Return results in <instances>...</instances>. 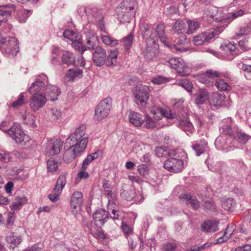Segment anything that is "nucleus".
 Listing matches in <instances>:
<instances>
[{
	"instance_id": "nucleus-1",
	"label": "nucleus",
	"mask_w": 251,
	"mask_h": 251,
	"mask_svg": "<svg viewBox=\"0 0 251 251\" xmlns=\"http://www.w3.org/2000/svg\"><path fill=\"white\" fill-rule=\"evenodd\" d=\"M47 81L48 77L45 74L40 75L29 88V92L33 94L29 99V104L33 111H37L43 108L47 102L46 95L41 92Z\"/></svg>"
},
{
	"instance_id": "nucleus-2",
	"label": "nucleus",
	"mask_w": 251,
	"mask_h": 251,
	"mask_svg": "<svg viewBox=\"0 0 251 251\" xmlns=\"http://www.w3.org/2000/svg\"><path fill=\"white\" fill-rule=\"evenodd\" d=\"M73 144L71 147L79 155L84 152L88 143V135L86 134L85 127L78 126L69 138Z\"/></svg>"
},
{
	"instance_id": "nucleus-3",
	"label": "nucleus",
	"mask_w": 251,
	"mask_h": 251,
	"mask_svg": "<svg viewBox=\"0 0 251 251\" xmlns=\"http://www.w3.org/2000/svg\"><path fill=\"white\" fill-rule=\"evenodd\" d=\"M151 28L148 27L146 30L143 33V36L146 39L147 46L143 51L144 57L147 61H151L155 57L157 53L158 50L155 47H152V45H154L156 42V36L152 34H151Z\"/></svg>"
},
{
	"instance_id": "nucleus-4",
	"label": "nucleus",
	"mask_w": 251,
	"mask_h": 251,
	"mask_svg": "<svg viewBox=\"0 0 251 251\" xmlns=\"http://www.w3.org/2000/svg\"><path fill=\"white\" fill-rule=\"evenodd\" d=\"M0 130L7 134L17 144H25L29 137L25 133L20 126H0Z\"/></svg>"
},
{
	"instance_id": "nucleus-5",
	"label": "nucleus",
	"mask_w": 251,
	"mask_h": 251,
	"mask_svg": "<svg viewBox=\"0 0 251 251\" xmlns=\"http://www.w3.org/2000/svg\"><path fill=\"white\" fill-rule=\"evenodd\" d=\"M112 99L107 97L102 100L96 106L95 110L94 119L100 121L106 118L112 108Z\"/></svg>"
},
{
	"instance_id": "nucleus-6",
	"label": "nucleus",
	"mask_w": 251,
	"mask_h": 251,
	"mask_svg": "<svg viewBox=\"0 0 251 251\" xmlns=\"http://www.w3.org/2000/svg\"><path fill=\"white\" fill-rule=\"evenodd\" d=\"M135 4V0H125L117 7L116 12L120 22L128 21L129 12L134 9Z\"/></svg>"
},
{
	"instance_id": "nucleus-7",
	"label": "nucleus",
	"mask_w": 251,
	"mask_h": 251,
	"mask_svg": "<svg viewBox=\"0 0 251 251\" xmlns=\"http://www.w3.org/2000/svg\"><path fill=\"white\" fill-rule=\"evenodd\" d=\"M224 28L225 27L221 25L211 29L207 32L201 33L194 37L193 42L196 46L202 45L205 42H208L209 40L218 36L224 30Z\"/></svg>"
},
{
	"instance_id": "nucleus-8",
	"label": "nucleus",
	"mask_w": 251,
	"mask_h": 251,
	"mask_svg": "<svg viewBox=\"0 0 251 251\" xmlns=\"http://www.w3.org/2000/svg\"><path fill=\"white\" fill-rule=\"evenodd\" d=\"M150 89L147 85L140 84L134 87L133 94L135 98V102L138 104L145 106L150 97Z\"/></svg>"
},
{
	"instance_id": "nucleus-9",
	"label": "nucleus",
	"mask_w": 251,
	"mask_h": 251,
	"mask_svg": "<svg viewBox=\"0 0 251 251\" xmlns=\"http://www.w3.org/2000/svg\"><path fill=\"white\" fill-rule=\"evenodd\" d=\"M18 49V42L15 37H8L5 43L0 47L1 52L8 55H16L19 51Z\"/></svg>"
},
{
	"instance_id": "nucleus-10",
	"label": "nucleus",
	"mask_w": 251,
	"mask_h": 251,
	"mask_svg": "<svg viewBox=\"0 0 251 251\" xmlns=\"http://www.w3.org/2000/svg\"><path fill=\"white\" fill-rule=\"evenodd\" d=\"M66 184V177L64 175H61L58 178L52 193L49 195L50 200L55 202L59 199V196L61 193L62 190Z\"/></svg>"
},
{
	"instance_id": "nucleus-11",
	"label": "nucleus",
	"mask_w": 251,
	"mask_h": 251,
	"mask_svg": "<svg viewBox=\"0 0 251 251\" xmlns=\"http://www.w3.org/2000/svg\"><path fill=\"white\" fill-rule=\"evenodd\" d=\"M173 157H169L164 163L165 169L171 172L178 173L183 168V162L181 159Z\"/></svg>"
},
{
	"instance_id": "nucleus-12",
	"label": "nucleus",
	"mask_w": 251,
	"mask_h": 251,
	"mask_svg": "<svg viewBox=\"0 0 251 251\" xmlns=\"http://www.w3.org/2000/svg\"><path fill=\"white\" fill-rule=\"evenodd\" d=\"M63 145V142L60 139H51L46 143L45 152L49 155L58 154L60 153Z\"/></svg>"
},
{
	"instance_id": "nucleus-13",
	"label": "nucleus",
	"mask_w": 251,
	"mask_h": 251,
	"mask_svg": "<svg viewBox=\"0 0 251 251\" xmlns=\"http://www.w3.org/2000/svg\"><path fill=\"white\" fill-rule=\"evenodd\" d=\"M121 197L126 201H130L134 200L135 202H141L144 198L142 195H141V199L138 200L135 196V191L134 187L130 185L125 184L122 186V190H121Z\"/></svg>"
},
{
	"instance_id": "nucleus-14",
	"label": "nucleus",
	"mask_w": 251,
	"mask_h": 251,
	"mask_svg": "<svg viewBox=\"0 0 251 251\" xmlns=\"http://www.w3.org/2000/svg\"><path fill=\"white\" fill-rule=\"evenodd\" d=\"M128 119L130 123L134 126H141L144 122L146 123V125H150L152 124L153 122L151 117L148 116L143 117L139 113L134 111L129 113Z\"/></svg>"
},
{
	"instance_id": "nucleus-15",
	"label": "nucleus",
	"mask_w": 251,
	"mask_h": 251,
	"mask_svg": "<svg viewBox=\"0 0 251 251\" xmlns=\"http://www.w3.org/2000/svg\"><path fill=\"white\" fill-rule=\"evenodd\" d=\"M106 51L101 46H97L93 53V61L97 66H102L106 62Z\"/></svg>"
},
{
	"instance_id": "nucleus-16",
	"label": "nucleus",
	"mask_w": 251,
	"mask_h": 251,
	"mask_svg": "<svg viewBox=\"0 0 251 251\" xmlns=\"http://www.w3.org/2000/svg\"><path fill=\"white\" fill-rule=\"evenodd\" d=\"M179 199L185 203L188 207H191L193 209L197 210L200 207V203L195 196L190 194L184 193L181 194Z\"/></svg>"
},
{
	"instance_id": "nucleus-17",
	"label": "nucleus",
	"mask_w": 251,
	"mask_h": 251,
	"mask_svg": "<svg viewBox=\"0 0 251 251\" xmlns=\"http://www.w3.org/2000/svg\"><path fill=\"white\" fill-rule=\"evenodd\" d=\"M41 91H44L50 98V100L51 101L57 100V97L61 93L60 89L57 86L48 84V81L45 84Z\"/></svg>"
},
{
	"instance_id": "nucleus-18",
	"label": "nucleus",
	"mask_w": 251,
	"mask_h": 251,
	"mask_svg": "<svg viewBox=\"0 0 251 251\" xmlns=\"http://www.w3.org/2000/svg\"><path fill=\"white\" fill-rule=\"evenodd\" d=\"M83 201L82 194L81 192L76 191L73 193L71 199V208L74 213L80 210Z\"/></svg>"
},
{
	"instance_id": "nucleus-19",
	"label": "nucleus",
	"mask_w": 251,
	"mask_h": 251,
	"mask_svg": "<svg viewBox=\"0 0 251 251\" xmlns=\"http://www.w3.org/2000/svg\"><path fill=\"white\" fill-rule=\"evenodd\" d=\"M107 212L103 209L97 210L93 214V219L97 226H101L109 218Z\"/></svg>"
},
{
	"instance_id": "nucleus-20",
	"label": "nucleus",
	"mask_w": 251,
	"mask_h": 251,
	"mask_svg": "<svg viewBox=\"0 0 251 251\" xmlns=\"http://www.w3.org/2000/svg\"><path fill=\"white\" fill-rule=\"evenodd\" d=\"M148 27H150L151 28V34H152V35H155L156 38H157L156 35H157L158 38L160 39L161 42H162L165 46H169V45L168 44V40L164 35V26L163 25H157L155 30L156 33H153L152 32L153 28L150 25H147L146 26H145L144 29L143 31V33L146 30V29ZM157 40V38H156V41Z\"/></svg>"
},
{
	"instance_id": "nucleus-21",
	"label": "nucleus",
	"mask_w": 251,
	"mask_h": 251,
	"mask_svg": "<svg viewBox=\"0 0 251 251\" xmlns=\"http://www.w3.org/2000/svg\"><path fill=\"white\" fill-rule=\"evenodd\" d=\"M245 14V12L242 9H240L237 11H234L231 13H229L226 16H224L222 18L218 19L215 18L216 21L218 22H224L226 23V25L229 24L232 20L237 18L239 16H241Z\"/></svg>"
},
{
	"instance_id": "nucleus-22",
	"label": "nucleus",
	"mask_w": 251,
	"mask_h": 251,
	"mask_svg": "<svg viewBox=\"0 0 251 251\" xmlns=\"http://www.w3.org/2000/svg\"><path fill=\"white\" fill-rule=\"evenodd\" d=\"M219 222L212 220L205 221L201 225V228L202 231L206 232H214L219 230Z\"/></svg>"
},
{
	"instance_id": "nucleus-23",
	"label": "nucleus",
	"mask_w": 251,
	"mask_h": 251,
	"mask_svg": "<svg viewBox=\"0 0 251 251\" xmlns=\"http://www.w3.org/2000/svg\"><path fill=\"white\" fill-rule=\"evenodd\" d=\"M156 154L159 157H171L176 155V151L174 149L156 147L155 149Z\"/></svg>"
},
{
	"instance_id": "nucleus-24",
	"label": "nucleus",
	"mask_w": 251,
	"mask_h": 251,
	"mask_svg": "<svg viewBox=\"0 0 251 251\" xmlns=\"http://www.w3.org/2000/svg\"><path fill=\"white\" fill-rule=\"evenodd\" d=\"M235 229V227L234 225H228L226 228L223 236L215 240L214 241V244H220L226 241L231 236Z\"/></svg>"
},
{
	"instance_id": "nucleus-25",
	"label": "nucleus",
	"mask_w": 251,
	"mask_h": 251,
	"mask_svg": "<svg viewBox=\"0 0 251 251\" xmlns=\"http://www.w3.org/2000/svg\"><path fill=\"white\" fill-rule=\"evenodd\" d=\"M83 71L80 69H70L66 73L64 80L65 81H73L76 78H80L82 76Z\"/></svg>"
},
{
	"instance_id": "nucleus-26",
	"label": "nucleus",
	"mask_w": 251,
	"mask_h": 251,
	"mask_svg": "<svg viewBox=\"0 0 251 251\" xmlns=\"http://www.w3.org/2000/svg\"><path fill=\"white\" fill-rule=\"evenodd\" d=\"M27 201V198L25 196H15L10 208L13 211L19 210Z\"/></svg>"
},
{
	"instance_id": "nucleus-27",
	"label": "nucleus",
	"mask_w": 251,
	"mask_h": 251,
	"mask_svg": "<svg viewBox=\"0 0 251 251\" xmlns=\"http://www.w3.org/2000/svg\"><path fill=\"white\" fill-rule=\"evenodd\" d=\"M98 37L93 32H89L86 35V44L89 50H95L96 46L98 43Z\"/></svg>"
},
{
	"instance_id": "nucleus-28",
	"label": "nucleus",
	"mask_w": 251,
	"mask_h": 251,
	"mask_svg": "<svg viewBox=\"0 0 251 251\" xmlns=\"http://www.w3.org/2000/svg\"><path fill=\"white\" fill-rule=\"evenodd\" d=\"M208 98L207 91L204 89H200L195 99V102L197 104H202L208 100Z\"/></svg>"
},
{
	"instance_id": "nucleus-29",
	"label": "nucleus",
	"mask_w": 251,
	"mask_h": 251,
	"mask_svg": "<svg viewBox=\"0 0 251 251\" xmlns=\"http://www.w3.org/2000/svg\"><path fill=\"white\" fill-rule=\"evenodd\" d=\"M186 40V38L184 36L180 37L178 41V44L177 45H172L168 41V44L169 46H167L168 47L170 48L173 51H176L177 52H182L188 50V49L186 48L182 47V44L184 41Z\"/></svg>"
},
{
	"instance_id": "nucleus-30",
	"label": "nucleus",
	"mask_w": 251,
	"mask_h": 251,
	"mask_svg": "<svg viewBox=\"0 0 251 251\" xmlns=\"http://www.w3.org/2000/svg\"><path fill=\"white\" fill-rule=\"evenodd\" d=\"M61 60L63 63L67 65H74L75 62V58L73 53L68 51H63L62 53Z\"/></svg>"
},
{
	"instance_id": "nucleus-31",
	"label": "nucleus",
	"mask_w": 251,
	"mask_h": 251,
	"mask_svg": "<svg viewBox=\"0 0 251 251\" xmlns=\"http://www.w3.org/2000/svg\"><path fill=\"white\" fill-rule=\"evenodd\" d=\"M77 156L80 155L70 146L69 149L65 151L63 155V159L66 163H69Z\"/></svg>"
},
{
	"instance_id": "nucleus-32",
	"label": "nucleus",
	"mask_w": 251,
	"mask_h": 251,
	"mask_svg": "<svg viewBox=\"0 0 251 251\" xmlns=\"http://www.w3.org/2000/svg\"><path fill=\"white\" fill-rule=\"evenodd\" d=\"M225 100V96L222 93H214L209 100L210 105L213 106L220 105Z\"/></svg>"
},
{
	"instance_id": "nucleus-33",
	"label": "nucleus",
	"mask_w": 251,
	"mask_h": 251,
	"mask_svg": "<svg viewBox=\"0 0 251 251\" xmlns=\"http://www.w3.org/2000/svg\"><path fill=\"white\" fill-rule=\"evenodd\" d=\"M251 31V22H249L246 25L240 27L238 31L236 33L234 38L240 37L246 35Z\"/></svg>"
},
{
	"instance_id": "nucleus-34",
	"label": "nucleus",
	"mask_w": 251,
	"mask_h": 251,
	"mask_svg": "<svg viewBox=\"0 0 251 251\" xmlns=\"http://www.w3.org/2000/svg\"><path fill=\"white\" fill-rule=\"evenodd\" d=\"M188 67L185 62L180 58L177 66L175 69L178 75L180 76H186L188 75V73L186 70Z\"/></svg>"
},
{
	"instance_id": "nucleus-35",
	"label": "nucleus",
	"mask_w": 251,
	"mask_h": 251,
	"mask_svg": "<svg viewBox=\"0 0 251 251\" xmlns=\"http://www.w3.org/2000/svg\"><path fill=\"white\" fill-rule=\"evenodd\" d=\"M236 202L232 198H227L224 200L222 203V207L227 211H233L234 210Z\"/></svg>"
},
{
	"instance_id": "nucleus-36",
	"label": "nucleus",
	"mask_w": 251,
	"mask_h": 251,
	"mask_svg": "<svg viewBox=\"0 0 251 251\" xmlns=\"http://www.w3.org/2000/svg\"><path fill=\"white\" fill-rule=\"evenodd\" d=\"M217 9L216 8L213 6H209L205 10L203 14V18H205L207 21H210L216 16Z\"/></svg>"
},
{
	"instance_id": "nucleus-37",
	"label": "nucleus",
	"mask_w": 251,
	"mask_h": 251,
	"mask_svg": "<svg viewBox=\"0 0 251 251\" xmlns=\"http://www.w3.org/2000/svg\"><path fill=\"white\" fill-rule=\"evenodd\" d=\"M98 152L96 151L88 154L86 158L83 161L82 163V169H87L88 165L91 163L94 160L98 158Z\"/></svg>"
},
{
	"instance_id": "nucleus-38",
	"label": "nucleus",
	"mask_w": 251,
	"mask_h": 251,
	"mask_svg": "<svg viewBox=\"0 0 251 251\" xmlns=\"http://www.w3.org/2000/svg\"><path fill=\"white\" fill-rule=\"evenodd\" d=\"M186 25L182 20H177L175 23L173 29L175 32L179 34L183 33L185 31Z\"/></svg>"
},
{
	"instance_id": "nucleus-39",
	"label": "nucleus",
	"mask_w": 251,
	"mask_h": 251,
	"mask_svg": "<svg viewBox=\"0 0 251 251\" xmlns=\"http://www.w3.org/2000/svg\"><path fill=\"white\" fill-rule=\"evenodd\" d=\"M21 238L19 236H16L13 234L10 235L7 238V241L10 244V247L14 249L21 242Z\"/></svg>"
},
{
	"instance_id": "nucleus-40",
	"label": "nucleus",
	"mask_w": 251,
	"mask_h": 251,
	"mask_svg": "<svg viewBox=\"0 0 251 251\" xmlns=\"http://www.w3.org/2000/svg\"><path fill=\"white\" fill-rule=\"evenodd\" d=\"M224 48L226 52H229V53L232 54H236L239 52L237 47V44L234 42H230L226 44Z\"/></svg>"
},
{
	"instance_id": "nucleus-41",
	"label": "nucleus",
	"mask_w": 251,
	"mask_h": 251,
	"mask_svg": "<svg viewBox=\"0 0 251 251\" xmlns=\"http://www.w3.org/2000/svg\"><path fill=\"white\" fill-rule=\"evenodd\" d=\"M188 29L186 33L190 34L198 30L200 27V24L198 22L194 20H188L187 22Z\"/></svg>"
},
{
	"instance_id": "nucleus-42",
	"label": "nucleus",
	"mask_w": 251,
	"mask_h": 251,
	"mask_svg": "<svg viewBox=\"0 0 251 251\" xmlns=\"http://www.w3.org/2000/svg\"><path fill=\"white\" fill-rule=\"evenodd\" d=\"M101 38L102 42L106 45L111 46H115L118 44V41L113 39L107 35L101 34Z\"/></svg>"
},
{
	"instance_id": "nucleus-43",
	"label": "nucleus",
	"mask_w": 251,
	"mask_h": 251,
	"mask_svg": "<svg viewBox=\"0 0 251 251\" xmlns=\"http://www.w3.org/2000/svg\"><path fill=\"white\" fill-rule=\"evenodd\" d=\"M118 52L117 49H114L110 51L107 56H106V64L107 66H111L114 64L113 60H115L117 58Z\"/></svg>"
},
{
	"instance_id": "nucleus-44",
	"label": "nucleus",
	"mask_w": 251,
	"mask_h": 251,
	"mask_svg": "<svg viewBox=\"0 0 251 251\" xmlns=\"http://www.w3.org/2000/svg\"><path fill=\"white\" fill-rule=\"evenodd\" d=\"M177 85L183 87L188 92H190L193 88L192 83L187 79L180 80L177 82Z\"/></svg>"
},
{
	"instance_id": "nucleus-45",
	"label": "nucleus",
	"mask_w": 251,
	"mask_h": 251,
	"mask_svg": "<svg viewBox=\"0 0 251 251\" xmlns=\"http://www.w3.org/2000/svg\"><path fill=\"white\" fill-rule=\"evenodd\" d=\"M133 39V35L132 33H130L123 39V45L127 50L130 49Z\"/></svg>"
},
{
	"instance_id": "nucleus-46",
	"label": "nucleus",
	"mask_w": 251,
	"mask_h": 251,
	"mask_svg": "<svg viewBox=\"0 0 251 251\" xmlns=\"http://www.w3.org/2000/svg\"><path fill=\"white\" fill-rule=\"evenodd\" d=\"M107 213L108 215H110V217L114 221L119 220L122 218V216L120 214V211L118 210H117L116 208L111 209L108 207Z\"/></svg>"
},
{
	"instance_id": "nucleus-47",
	"label": "nucleus",
	"mask_w": 251,
	"mask_h": 251,
	"mask_svg": "<svg viewBox=\"0 0 251 251\" xmlns=\"http://www.w3.org/2000/svg\"><path fill=\"white\" fill-rule=\"evenodd\" d=\"M215 86L222 91H229L230 89V86L223 79L217 80Z\"/></svg>"
},
{
	"instance_id": "nucleus-48",
	"label": "nucleus",
	"mask_w": 251,
	"mask_h": 251,
	"mask_svg": "<svg viewBox=\"0 0 251 251\" xmlns=\"http://www.w3.org/2000/svg\"><path fill=\"white\" fill-rule=\"evenodd\" d=\"M238 140L241 143L245 144L251 138V136L242 131H238L236 133Z\"/></svg>"
},
{
	"instance_id": "nucleus-49",
	"label": "nucleus",
	"mask_w": 251,
	"mask_h": 251,
	"mask_svg": "<svg viewBox=\"0 0 251 251\" xmlns=\"http://www.w3.org/2000/svg\"><path fill=\"white\" fill-rule=\"evenodd\" d=\"M160 113L162 116L169 119H174L176 117V115L168 108H160Z\"/></svg>"
},
{
	"instance_id": "nucleus-50",
	"label": "nucleus",
	"mask_w": 251,
	"mask_h": 251,
	"mask_svg": "<svg viewBox=\"0 0 251 251\" xmlns=\"http://www.w3.org/2000/svg\"><path fill=\"white\" fill-rule=\"evenodd\" d=\"M192 147L193 149L195 151L196 155L199 156L205 151L206 145L205 144L203 145L197 144L193 145Z\"/></svg>"
},
{
	"instance_id": "nucleus-51",
	"label": "nucleus",
	"mask_w": 251,
	"mask_h": 251,
	"mask_svg": "<svg viewBox=\"0 0 251 251\" xmlns=\"http://www.w3.org/2000/svg\"><path fill=\"white\" fill-rule=\"evenodd\" d=\"M48 170L50 172H54L58 169V163L52 158L48 160L47 162Z\"/></svg>"
},
{
	"instance_id": "nucleus-52",
	"label": "nucleus",
	"mask_w": 251,
	"mask_h": 251,
	"mask_svg": "<svg viewBox=\"0 0 251 251\" xmlns=\"http://www.w3.org/2000/svg\"><path fill=\"white\" fill-rule=\"evenodd\" d=\"M72 46L73 47L77 50H78L81 54L83 53L86 50V48L80 42L75 40L72 41Z\"/></svg>"
},
{
	"instance_id": "nucleus-53",
	"label": "nucleus",
	"mask_w": 251,
	"mask_h": 251,
	"mask_svg": "<svg viewBox=\"0 0 251 251\" xmlns=\"http://www.w3.org/2000/svg\"><path fill=\"white\" fill-rule=\"evenodd\" d=\"M105 196H106L108 200V205H110V202L114 203L115 204V201L116 200V195L115 192H113V189L107 191L103 193Z\"/></svg>"
},
{
	"instance_id": "nucleus-54",
	"label": "nucleus",
	"mask_w": 251,
	"mask_h": 251,
	"mask_svg": "<svg viewBox=\"0 0 251 251\" xmlns=\"http://www.w3.org/2000/svg\"><path fill=\"white\" fill-rule=\"evenodd\" d=\"M169 81L167 77L162 76L161 75H158L152 79L151 81L153 83L155 84H161L167 82Z\"/></svg>"
},
{
	"instance_id": "nucleus-55",
	"label": "nucleus",
	"mask_w": 251,
	"mask_h": 251,
	"mask_svg": "<svg viewBox=\"0 0 251 251\" xmlns=\"http://www.w3.org/2000/svg\"><path fill=\"white\" fill-rule=\"evenodd\" d=\"M63 36L70 40L73 41L76 37L75 33L72 30H66L63 32Z\"/></svg>"
},
{
	"instance_id": "nucleus-56",
	"label": "nucleus",
	"mask_w": 251,
	"mask_h": 251,
	"mask_svg": "<svg viewBox=\"0 0 251 251\" xmlns=\"http://www.w3.org/2000/svg\"><path fill=\"white\" fill-rule=\"evenodd\" d=\"M137 171L139 174L142 176H146L149 173V169L148 167L144 164L138 166Z\"/></svg>"
},
{
	"instance_id": "nucleus-57",
	"label": "nucleus",
	"mask_w": 251,
	"mask_h": 251,
	"mask_svg": "<svg viewBox=\"0 0 251 251\" xmlns=\"http://www.w3.org/2000/svg\"><path fill=\"white\" fill-rule=\"evenodd\" d=\"M52 53L53 55L52 56L51 61L53 63H55L56 61L58 60L57 56L61 54V51L59 48L57 47H53Z\"/></svg>"
},
{
	"instance_id": "nucleus-58",
	"label": "nucleus",
	"mask_w": 251,
	"mask_h": 251,
	"mask_svg": "<svg viewBox=\"0 0 251 251\" xmlns=\"http://www.w3.org/2000/svg\"><path fill=\"white\" fill-rule=\"evenodd\" d=\"M205 73L208 76L210 81L212 79L220 77L221 75V73L217 71L212 70H209L205 72Z\"/></svg>"
},
{
	"instance_id": "nucleus-59",
	"label": "nucleus",
	"mask_w": 251,
	"mask_h": 251,
	"mask_svg": "<svg viewBox=\"0 0 251 251\" xmlns=\"http://www.w3.org/2000/svg\"><path fill=\"white\" fill-rule=\"evenodd\" d=\"M180 59L179 58H172L169 59L167 62L171 68L175 69L178 65Z\"/></svg>"
},
{
	"instance_id": "nucleus-60",
	"label": "nucleus",
	"mask_w": 251,
	"mask_h": 251,
	"mask_svg": "<svg viewBox=\"0 0 251 251\" xmlns=\"http://www.w3.org/2000/svg\"><path fill=\"white\" fill-rule=\"evenodd\" d=\"M25 103L24 96L23 93H21L18 100L14 102L12 106L14 107L21 106Z\"/></svg>"
},
{
	"instance_id": "nucleus-61",
	"label": "nucleus",
	"mask_w": 251,
	"mask_h": 251,
	"mask_svg": "<svg viewBox=\"0 0 251 251\" xmlns=\"http://www.w3.org/2000/svg\"><path fill=\"white\" fill-rule=\"evenodd\" d=\"M198 78L200 82L205 84H208L211 81L205 73L200 75Z\"/></svg>"
},
{
	"instance_id": "nucleus-62",
	"label": "nucleus",
	"mask_w": 251,
	"mask_h": 251,
	"mask_svg": "<svg viewBox=\"0 0 251 251\" xmlns=\"http://www.w3.org/2000/svg\"><path fill=\"white\" fill-rule=\"evenodd\" d=\"M102 188L103 189V193L113 189V186L109 183V181L105 179L102 181Z\"/></svg>"
},
{
	"instance_id": "nucleus-63",
	"label": "nucleus",
	"mask_w": 251,
	"mask_h": 251,
	"mask_svg": "<svg viewBox=\"0 0 251 251\" xmlns=\"http://www.w3.org/2000/svg\"><path fill=\"white\" fill-rule=\"evenodd\" d=\"M122 228L126 234L128 235L132 232V228L128 224L122 222Z\"/></svg>"
},
{
	"instance_id": "nucleus-64",
	"label": "nucleus",
	"mask_w": 251,
	"mask_h": 251,
	"mask_svg": "<svg viewBox=\"0 0 251 251\" xmlns=\"http://www.w3.org/2000/svg\"><path fill=\"white\" fill-rule=\"evenodd\" d=\"M95 236L98 239H104L106 235L101 229H98L95 233Z\"/></svg>"
}]
</instances>
